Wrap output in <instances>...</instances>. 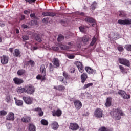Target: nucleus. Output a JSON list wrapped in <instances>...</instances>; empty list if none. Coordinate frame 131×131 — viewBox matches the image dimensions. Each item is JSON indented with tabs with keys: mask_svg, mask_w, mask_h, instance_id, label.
Masks as SVG:
<instances>
[{
	"mask_svg": "<svg viewBox=\"0 0 131 131\" xmlns=\"http://www.w3.org/2000/svg\"><path fill=\"white\" fill-rule=\"evenodd\" d=\"M120 115H121V116H123L124 115L122 111L120 109L115 110L113 113V117L116 118L117 120H119V119H120Z\"/></svg>",
	"mask_w": 131,
	"mask_h": 131,
	"instance_id": "nucleus-1",
	"label": "nucleus"
},
{
	"mask_svg": "<svg viewBox=\"0 0 131 131\" xmlns=\"http://www.w3.org/2000/svg\"><path fill=\"white\" fill-rule=\"evenodd\" d=\"M40 71L43 73L42 75H38L36 76V79L38 80L41 79V80H46V68H45V66H41Z\"/></svg>",
	"mask_w": 131,
	"mask_h": 131,
	"instance_id": "nucleus-2",
	"label": "nucleus"
},
{
	"mask_svg": "<svg viewBox=\"0 0 131 131\" xmlns=\"http://www.w3.org/2000/svg\"><path fill=\"white\" fill-rule=\"evenodd\" d=\"M118 61L120 64L124 65V66H127V67H130V62L126 59L124 58H119Z\"/></svg>",
	"mask_w": 131,
	"mask_h": 131,
	"instance_id": "nucleus-3",
	"label": "nucleus"
},
{
	"mask_svg": "<svg viewBox=\"0 0 131 131\" xmlns=\"http://www.w3.org/2000/svg\"><path fill=\"white\" fill-rule=\"evenodd\" d=\"M94 116L97 118H101L103 117V110L99 108H96L94 112Z\"/></svg>",
	"mask_w": 131,
	"mask_h": 131,
	"instance_id": "nucleus-4",
	"label": "nucleus"
},
{
	"mask_svg": "<svg viewBox=\"0 0 131 131\" xmlns=\"http://www.w3.org/2000/svg\"><path fill=\"white\" fill-rule=\"evenodd\" d=\"M118 23L120 24V25H129L131 24L130 19H125L124 20L119 19L118 20Z\"/></svg>",
	"mask_w": 131,
	"mask_h": 131,
	"instance_id": "nucleus-5",
	"label": "nucleus"
},
{
	"mask_svg": "<svg viewBox=\"0 0 131 131\" xmlns=\"http://www.w3.org/2000/svg\"><path fill=\"white\" fill-rule=\"evenodd\" d=\"M118 94L122 96L124 100H127L128 99H130V96L126 94L124 91L120 90L118 92Z\"/></svg>",
	"mask_w": 131,
	"mask_h": 131,
	"instance_id": "nucleus-6",
	"label": "nucleus"
},
{
	"mask_svg": "<svg viewBox=\"0 0 131 131\" xmlns=\"http://www.w3.org/2000/svg\"><path fill=\"white\" fill-rule=\"evenodd\" d=\"M34 87L31 85H29L26 86V93L27 94H30V95H32L34 93Z\"/></svg>",
	"mask_w": 131,
	"mask_h": 131,
	"instance_id": "nucleus-7",
	"label": "nucleus"
},
{
	"mask_svg": "<svg viewBox=\"0 0 131 131\" xmlns=\"http://www.w3.org/2000/svg\"><path fill=\"white\" fill-rule=\"evenodd\" d=\"M0 59L1 63H2L3 65H5L9 63V57L6 55H3L0 57Z\"/></svg>",
	"mask_w": 131,
	"mask_h": 131,
	"instance_id": "nucleus-8",
	"label": "nucleus"
},
{
	"mask_svg": "<svg viewBox=\"0 0 131 131\" xmlns=\"http://www.w3.org/2000/svg\"><path fill=\"white\" fill-rule=\"evenodd\" d=\"M23 99L25 101L26 104L28 105H31V104H32V102H33V98L30 97H24Z\"/></svg>",
	"mask_w": 131,
	"mask_h": 131,
	"instance_id": "nucleus-9",
	"label": "nucleus"
},
{
	"mask_svg": "<svg viewBox=\"0 0 131 131\" xmlns=\"http://www.w3.org/2000/svg\"><path fill=\"white\" fill-rule=\"evenodd\" d=\"M69 128L70 129H71V130H77V129L79 128V125H78V124H77L76 123H71L70 124Z\"/></svg>",
	"mask_w": 131,
	"mask_h": 131,
	"instance_id": "nucleus-10",
	"label": "nucleus"
},
{
	"mask_svg": "<svg viewBox=\"0 0 131 131\" xmlns=\"http://www.w3.org/2000/svg\"><path fill=\"white\" fill-rule=\"evenodd\" d=\"M6 120H11L13 121L15 120V115L13 112H9L6 116Z\"/></svg>",
	"mask_w": 131,
	"mask_h": 131,
	"instance_id": "nucleus-11",
	"label": "nucleus"
},
{
	"mask_svg": "<svg viewBox=\"0 0 131 131\" xmlns=\"http://www.w3.org/2000/svg\"><path fill=\"white\" fill-rule=\"evenodd\" d=\"M76 65L77 67H78V70L81 73H82L84 70H83V66L82 65V63L80 62L77 61L76 62Z\"/></svg>",
	"mask_w": 131,
	"mask_h": 131,
	"instance_id": "nucleus-12",
	"label": "nucleus"
},
{
	"mask_svg": "<svg viewBox=\"0 0 131 131\" xmlns=\"http://www.w3.org/2000/svg\"><path fill=\"white\" fill-rule=\"evenodd\" d=\"M68 45H69V47L64 46L63 45H61L60 46V48L61 50H69L70 48H72L73 47V43H72V42H69Z\"/></svg>",
	"mask_w": 131,
	"mask_h": 131,
	"instance_id": "nucleus-13",
	"label": "nucleus"
},
{
	"mask_svg": "<svg viewBox=\"0 0 131 131\" xmlns=\"http://www.w3.org/2000/svg\"><path fill=\"white\" fill-rule=\"evenodd\" d=\"M74 103L75 108L78 110H79L82 107V103L79 100H75Z\"/></svg>",
	"mask_w": 131,
	"mask_h": 131,
	"instance_id": "nucleus-14",
	"label": "nucleus"
},
{
	"mask_svg": "<svg viewBox=\"0 0 131 131\" xmlns=\"http://www.w3.org/2000/svg\"><path fill=\"white\" fill-rule=\"evenodd\" d=\"M13 81L15 84H17L18 85H19V84H22V83L24 82L23 79L17 77L13 79Z\"/></svg>",
	"mask_w": 131,
	"mask_h": 131,
	"instance_id": "nucleus-15",
	"label": "nucleus"
},
{
	"mask_svg": "<svg viewBox=\"0 0 131 131\" xmlns=\"http://www.w3.org/2000/svg\"><path fill=\"white\" fill-rule=\"evenodd\" d=\"M85 21L86 22H89V23H93L92 24V26H93V27H95V25L96 24V21L95 20V19H94V18H93L92 17H86L85 18Z\"/></svg>",
	"mask_w": 131,
	"mask_h": 131,
	"instance_id": "nucleus-16",
	"label": "nucleus"
},
{
	"mask_svg": "<svg viewBox=\"0 0 131 131\" xmlns=\"http://www.w3.org/2000/svg\"><path fill=\"white\" fill-rule=\"evenodd\" d=\"M53 116H58V117L62 115V111L60 110H57V111H54L52 112Z\"/></svg>",
	"mask_w": 131,
	"mask_h": 131,
	"instance_id": "nucleus-17",
	"label": "nucleus"
},
{
	"mask_svg": "<svg viewBox=\"0 0 131 131\" xmlns=\"http://www.w3.org/2000/svg\"><path fill=\"white\" fill-rule=\"evenodd\" d=\"M85 70L89 74H91L92 73H96V71L93 70L91 67H86L85 68Z\"/></svg>",
	"mask_w": 131,
	"mask_h": 131,
	"instance_id": "nucleus-18",
	"label": "nucleus"
},
{
	"mask_svg": "<svg viewBox=\"0 0 131 131\" xmlns=\"http://www.w3.org/2000/svg\"><path fill=\"white\" fill-rule=\"evenodd\" d=\"M13 55L14 57H21V52L19 49H15L13 53Z\"/></svg>",
	"mask_w": 131,
	"mask_h": 131,
	"instance_id": "nucleus-19",
	"label": "nucleus"
},
{
	"mask_svg": "<svg viewBox=\"0 0 131 131\" xmlns=\"http://www.w3.org/2000/svg\"><path fill=\"white\" fill-rule=\"evenodd\" d=\"M52 63L53 64L55 65V66H56V67H59V66H60V61H59V59H58V58H53L52 60Z\"/></svg>",
	"mask_w": 131,
	"mask_h": 131,
	"instance_id": "nucleus-20",
	"label": "nucleus"
},
{
	"mask_svg": "<svg viewBox=\"0 0 131 131\" xmlns=\"http://www.w3.org/2000/svg\"><path fill=\"white\" fill-rule=\"evenodd\" d=\"M51 127L54 130H57L59 128V124L57 122H53L51 124Z\"/></svg>",
	"mask_w": 131,
	"mask_h": 131,
	"instance_id": "nucleus-21",
	"label": "nucleus"
},
{
	"mask_svg": "<svg viewBox=\"0 0 131 131\" xmlns=\"http://www.w3.org/2000/svg\"><path fill=\"white\" fill-rule=\"evenodd\" d=\"M81 82L82 83H84L85 82V81L86 80V79L88 78V75L85 73H83L81 75Z\"/></svg>",
	"mask_w": 131,
	"mask_h": 131,
	"instance_id": "nucleus-22",
	"label": "nucleus"
},
{
	"mask_svg": "<svg viewBox=\"0 0 131 131\" xmlns=\"http://www.w3.org/2000/svg\"><path fill=\"white\" fill-rule=\"evenodd\" d=\"M30 120H31V118L28 116H24L21 118V121H23V122H25V123H27V122H29Z\"/></svg>",
	"mask_w": 131,
	"mask_h": 131,
	"instance_id": "nucleus-23",
	"label": "nucleus"
},
{
	"mask_svg": "<svg viewBox=\"0 0 131 131\" xmlns=\"http://www.w3.org/2000/svg\"><path fill=\"white\" fill-rule=\"evenodd\" d=\"M42 15L45 16H51V17H54V16H56V14L53 12H43Z\"/></svg>",
	"mask_w": 131,
	"mask_h": 131,
	"instance_id": "nucleus-24",
	"label": "nucleus"
},
{
	"mask_svg": "<svg viewBox=\"0 0 131 131\" xmlns=\"http://www.w3.org/2000/svg\"><path fill=\"white\" fill-rule=\"evenodd\" d=\"M14 99L15 100L16 105L17 106H22L23 105V101L22 100H17V98L16 97H14Z\"/></svg>",
	"mask_w": 131,
	"mask_h": 131,
	"instance_id": "nucleus-25",
	"label": "nucleus"
},
{
	"mask_svg": "<svg viewBox=\"0 0 131 131\" xmlns=\"http://www.w3.org/2000/svg\"><path fill=\"white\" fill-rule=\"evenodd\" d=\"M36 127L33 124H29V131H35L36 130Z\"/></svg>",
	"mask_w": 131,
	"mask_h": 131,
	"instance_id": "nucleus-26",
	"label": "nucleus"
},
{
	"mask_svg": "<svg viewBox=\"0 0 131 131\" xmlns=\"http://www.w3.org/2000/svg\"><path fill=\"white\" fill-rule=\"evenodd\" d=\"M35 111H37L38 112V114L39 116H42L43 115V112L41 110V108H36L34 109Z\"/></svg>",
	"mask_w": 131,
	"mask_h": 131,
	"instance_id": "nucleus-27",
	"label": "nucleus"
},
{
	"mask_svg": "<svg viewBox=\"0 0 131 131\" xmlns=\"http://www.w3.org/2000/svg\"><path fill=\"white\" fill-rule=\"evenodd\" d=\"M111 98H107L106 102L105 103V106L106 107H110L111 106Z\"/></svg>",
	"mask_w": 131,
	"mask_h": 131,
	"instance_id": "nucleus-28",
	"label": "nucleus"
},
{
	"mask_svg": "<svg viewBox=\"0 0 131 131\" xmlns=\"http://www.w3.org/2000/svg\"><path fill=\"white\" fill-rule=\"evenodd\" d=\"M54 89L55 90H58V91H64V90H65L66 88H65V86H64L62 85H60L57 87H57L54 86Z\"/></svg>",
	"mask_w": 131,
	"mask_h": 131,
	"instance_id": "nucleus-29",
	"label": "nucleus"
},
{
	"mask_svg": "<svg viewBox=\"0 0 131 131\" xmlns=\"http://www.w3.org/2000/svg\"><path fill=\"white\" fill-rule=\"evenodd\" d=\"M58 79L59 80V81H61V82L64 83L65 85L67 84V81H65V79H64V77L62 76L58 77Z\"/></svg>",
	"mask_w": 131,
	"mask_h": 131,
	"instance_id": "nucleus-30",
	"label": "nucleus"
},
{
	"mask_svg": "<svg viewBox=\"0 0 131 131\" xmlns=\"http://www.w3.org/2000/svg\"><path fill=\"white\" fill-rule=\"evenodd\" d=\"M18 93H24V92H26V88H22V87H18L17 89Z\"/></svg>",
	"mask_w": 131,
	"mask_h": 131,
	"instance_id": "nucleus-31",
	"label": "nucleus"
},
{
	"mask_svg": "<svg viewBox=\"0 0 131 131\" xmlns=\"http://www.w3.org/2000/svg\"><path fill=\"white\" fill-rule=\"evenodd\" d=\"M118 14H119V16L120 17H121L122 18H123L125 17V16H126V13H125V12L123 11H120L119 12Z\"/></svg>",
	"mask_w": 131,
	"mask_h": 131,
	"instance_id": "nucleus-32",
	"label": "nucleus"
},
{
	"mask_svg": "<svg viewBox=\"0 0 131 131\" xmlns=\"http://www.w3.org/2000/svg\"><path fill=\"white\" fill-rule=\"evenodd\" d=\"M89 40H90V38L88 36H84L83 37V42H84V43H86Z\"/></svg>",
	"mask_w": 131,
	"mask_h": 131,
	"instance_id": "nucleus-33",
	"label": "nucleus"
},
{
	"mask_svg": "<svg viewBox=\"0 0 131 131\" xmlns=\"http://www.w3.org/2000/svg\"><path fill=\"white\" fill-rule=\"evenodd\" d=\"M41 124H42V125H49V122L45 119H42L41 120Z\"/></svg>",
	"mask_w": 131,
	"mask_h": 131,
	"instance_id": "nucleus-34",
	"label": "nucleus"
},
{
	"mask_svg": "<svg viewBox=\"0 0 131 131\" xmlns=\"http://www.w3.org/2000/svg\"><path fill=\"white\" fill-rule=\"evenodd\" d=\"M24 73H25V70H19L17 71V74L19 76L23 75Z\"/></svg>",
	"mask_w": 131,
	"mask_h": 131,
	"instance_id": "nucleus-35",
	"label": "nucleus"
},
{
	"mask_svg": "<svg viewBox=\"0 0 131 131\" xmlns=\"http://www.w3.org/2000/svg\"><path fill=\"white\" fill-rule=\"evenodd\" d=\"M96 8H97V3L96 2H94L91 5V9L92 10H95Z\"/></svg>",
	"mask_w": 131,
	"mask_h": 131,
	"instance_id": "nucleus-36",
	"label": "nucleus"
},
{
	"mask_svg": "<svg viewBox=\"0 0 131 131\" xmlns=\"http://www.w3.org/2000/svg\"><path fill=\"white\" fill-rule=\"evenodd\" d=\"M7 111H5V110H2L0 111V115L1 116H5L6 115H7Z\"/></svg>",
	"mask_w": 131,
	"mask_h": 131,
	"instance_id": "nucleus-37",
	"label": "nucleus"
},
{
	"mask_svg": "<svg viewBox=\"0 0 131 131\" xmlns=\"http://www.w3.org/2000/svg\"><path fill=\"white\" fill-rule=\"evenodd\" d=\"M125 49H126L127 51H131V45H126L125 46Z\"/></svg>",
	"mask_w": 131,
	"mask_h": 131,
	"instance_id": "nucleus-38",
	"label": "nucleus"
},
{
	"mask_svg": "<svg viewBox=\"0 0 131 131\" xmlns=\"http://www.w3.org/2000/svg\"><path fill=\"white\" fill-rule=\"evenodd\" d=\"M64 39V36L62 35H60L58 36V38L57 39L58 41H61V40H63Z\"/></svg>",
	"mask_w": 131,
	"mask_h": 131,
	"instance_id": "nucleus-39",
	"label": "nucleus"
},
{
	"mask_svg": "<svg viewBox=\"0 0 131 131\" xmlns=\"http://www.w3.org/2000/svg\"><path fill=\"white\" fill-rule=\"evenodd\" d=\"M27 64L28 65H31V66H34V61L33 60H29V61L27 62Z\"/></svg>",
	"mask_w": 131,
	"mask_h": 131,
	"instance_id": "nucleus-40",
	"label": "nucleus"
},
{
	"mask_svg": "<svg viewBox=\"0 0 131 131\" xmlns=\"http://www.w3.org/2000/svg\"><path fill=\"white\" fill-rule=\"evenodd\" d=\"M23 40L25 41V40H28L29 39V36L27 35H24L22 36Z\"/></svg>",
	"mask_w": 131,
	"mask_h": 131,
	"instance_id": "nucleus-41",
	"label": "nucleus"
},
{
	"mask_svg": "<svg viewBox=\"0 0 131 131\" xmlns=\"http://www.w3.org/2000/svg\"><path fill=\"white\" fill-rule=\"evenodd\" d=\"M97 40V39H96V38L94 37L92 39V41L90 44V46H94V45H95V43H96V41Z\"/></svg>",
	"mask_w": 131,
	"mask_h": 131,
	"instance_id": "nucleus-42",
	"label": "nucleus"
},
{
	"mask_svg": "<svg viewBox=\"0 0 131 131\" xmlns=\"http://www.w3.org/2000/svg\"><path fill=\"white\" fill-rule=\"evenodd\" d=\"M93 85V83H90L87 84H85L84 86V89H88V88H90V86H92Z\"/></svg>",
	"mask_w": 131,
	"mask_h": 131,
	"instance_id": "nucleus-43",
	"label": "nucleus"
},
{
	"mask_svg": "<svg viewBox=\"0 0 131 131\" xmlns=\"http://www.w3.org/2000/svg\"><path fill=\"white\" fill-rule=\"evenodd\" d=\"M119 67L122 73H125V69H124V68H123V67H122V66H119Z\"/></svg>",
	"mask_w": 131,
	"mask_h": 131,
	"instance_id": "nucleus-44",
	"label": "nucleus"
},
{
	"mask_svg": "<svg viewBox=\"0 0 131 131\" xmlns=\"http://www.w3.org/2000/svg\"><path fill=\"white\" fill-rule=\"evenodd\" d=\"M79 30L81 32H84L85 31V28L84 27H80Z\"/></svg>",
	"mask_w": 131,
	"mask_h": 131,
	"instance_id": "nucleus-45",
	"label": "nucleus"
},
{
	"mask_svg": "<svg viewBox=\"0 0 131 131\" xmlns=\"http://www.w3.org/2000/svg\"><path fill=\"white\" fill-rule=\"evenodd\" d=\"M68 57L69 59H74V58H75V56H74L73 54H70L68 55Z\"/></svg>",
	"mask_w": 131,
	"mask_h": 131,
	"instance_id": "nucleus-46",
	"label": "nucleus"
},
{
	"mask_svg": "<svg viewBox=\"0 0 131 131\" xmlns=\"http://www.w3.org/2000/svg\"><path fill=\"white\" fill-rule=\"evenodd\" d=\"M118 50L119 51V52H122V51L124 50V48L122 46H119L118 47Z\"/></svg>",
	"mask_w": 131,
	"mask_h": 131,
	"instance_id": "nucleus-47",
	"label": "nucleus"
},
{
	"mask_svg": "<svg viewBox=\"0 0 131 131\" xmlns=\"http://www.w3.org/2000/svg\"><path fill=\"white\" fill-rule=\"evenodd\" d=\"M36 0H26L27 3L29 4H32V3H34Z\"/></svg>",
	"mask_w": 131,
	"mask_h": 131,
	"instance_id": "nucleus-48",
	"label": "nucleus"
},
{
	"mask_svg": "<svg viewBox=\"0 0 131 131\" xmlns=\"http://www.w3.org/2000/svg\"><path fill=\"white\" fill-rule=\"evenodd\" d=\"M36 40H37V41H38L39 42H40V41H41V39L40 38V37H39V36H37L36 37Z\"/></svg>",
	"mask_w": 131,
	"mask_h": 131,
	"instance_id": "nucleus-49",
	"label": "nucleus"
},
{
	"mask_svg": "<svg viewBox=\"0 0 131 131\" xmlns=\"http://www.w3.org/2000/svg\"><path fill=\"white\" fill-rule=\"evenodd\" d=\"M21 27H22V28H24V29H25V28H29V27L27 26V25H26L25 24H23L21 25Z\"/></svg>",
	"mask_w": 131,
	"mask_h": 131,
	"instance_id": "nucleus-50",
	"label": "nucleus"
},
{
	"mask_svg": "<svg viewBox=\"0 0 131 131\" xmlns=\"http://www.w3.org/2000/svg\"><path fill=\"white\" fill-rule=\"evenodd\" d=\"M106 129L105 127H102L99 129V131H106Z\"/></svg>",
	"mask_w": 131,
	"mask_h": 131,
	"instance_id": "nucleus-51",
	"label": "nucleus"
},
{
	"mask_svg": "<svg viewBox=\"0 0 131 131\" xmlns=\"http://www.w3.org/2000/svg\"><path fill=\"white\" fill-rule=\"evenodd\" d=\"M63 75L64 77H66V78H67V77H68V75L67 74V73L66 72H64L63 73Z\"/></svg>",
	"mask_w": 131,
	"mask_h": 131,
	"instance_id": "nucleus-52",
	"label": "nucleus"
},
{
	"mask_svg": "<svg viewBox=\"0 0 131 131\" xmlns=\"http://www.w3.org/2000/svg\"><path fill=\"white\" fill-rule=\"evenodd\" d=\"M6 102H10V101H11V98H10V97H7L6 98Z\"/></svg>",
	"mask_w": 131,
	"mask_h": 131,
	"instance_id": "nucleus-53",
	"label": "nucleus"
},
{
	"mask_svg": "<svg viewBox=\"0 0 131 131\" xmlns=\"http://www.w3.org/2000/svg\"><path fill=\"white\" fill-rule=\"evenodd\" d=\"M30 17L31 18H35V13H32L30 14Z\"/></svg>",
	"mask_w": 131,
	"mask_h": 131,
	"instance_id": "nucleus-54",
	"label": "nucleus"
},
{
	"mask_svg": "<svg viewBox=\"0 0 131 131\" xmlns=\"http://www.w3.org/2000/svg\"><path fill=\"white\" fill-rule=\"evenodd\" d=\"M24 14H25L26 15H27L28 14H30V12L27 11V10H25L24 11Z\"/></svg>",
	"mask_w": 131,
	"mask_h": 131,
	"instance_id": "nucleus-55",
	"label": "nucleus"
},
{
	"mask_svg": "<svg viewBox=\"0 0 131 131\" xmlns=\"http://www.w3.org/2000/svg\"><path fill=\"white\" fill-rule=\"evenodd\" d=\"M0 26H1V27H4V26H5V24L0 23Z\"/></svg>",
	"mask_w": 131,
	"mask_h": 131,
	"instance_id": "nucleus-56",
	"label": "nucleus"
},
{
	"mask_svg": "<svg viewBox=\"0 0 131 131\" xmlns=\"http://www.w3.org/2000/svg\"><path fill=\"white\" fill-rule=\"evenodd\" d=\"M53 50H54V51H58V50H59V48H58L57 47H54L53 48Z\"/></svg>",
	"mask_w": 131,
	"mask_h": 131,
	"instance_id": "nucleus-57",
	"label": "nucleus"
},
{
	"mask_svg": "<svg viewBox=\"0 0 131 131\" xmlns=\"http://www.w3.org/2000/svg\"><path fill=\"white\" fill-rule=\"evenodd\" d=\"M38 48L37 47H34L33 48H32V50L33 51H34L35 50H37Z\"/></svg>",
	"mask_w": 131,
	"mask_h": 131,
	"instance_id": "nucleus-58",
	"label": "nucleus"
},
{
	"mask_svg": "<svg viewBox=\"0 0 131 131\" xmlns=\"http://www.w3.org/2000/svg\"><path fill=\"white\" fill-rule=\"evenodd\" d=\"M9 51L11 53H13V48H10Z\"/></svg>",
	"mask_w": 131,
	"mask_h": 131,
	"instance_id": "nucleus-59",
	"label": "nucleus"
},
{
	"mask_svg": "<svg viewBox=\"0 0 131 131\" xmlns=\"http://www.w3.org/2000/svg\"><path fill=\"white\" fill-rule=\"evenodd\" d=\"M46 21H47V19H46V18H44V19H43V20H42V21H43V23L46 22Z\"/></svg>",
	"mask_w": 131,
	"mask_h": 131,
	"instance_id": "nucleus-60",
	"label": "nucleus"
},
{
	"mask_svg": "<svg viewBox=\"0 0 131 131\" xmlns=\"http://www.w3.org/2000/svg\"><path fill=\"white\" fill-rule=\"evenodd\" d=\"M16 33L17 34L19 33V30L18 29L16 30Z\"/></svg>",
	"mask_w": 131,
	"mask_h": 131,
	"instance_id": "nucleus-61",
	"label": "nucleus"
},
{
	"mask_svg": "<svg viewBox=\"0 0 131 131\" xmlns=\"http://www.w3.org/2000/svg\"><path fill=\"white\" fill-rule=\"evenodd\" d=\"M0 42H2V38L0 37Z\"/></svg>",
	"mask_w": 131,
	"mask_h": 131,
	"instance_id": "nucleus-62",
	"label": "nucleus"
},
{
	"mask_svg": "<svg viewBox=\"0 0 131 131\" xmlns=\"http://www.w3.org/2000/svg\"><path fill=\"white\" fill-rule=\"evenodd\" d=\"M25 17L24 16H23V18L24 19Z\"/></svg>",
	"mask_w": 131,
	"mask_h": 131,
	"instance_id": "nucleus-63",
	"label": "nucleus"
},
{
	"mask_svg": "<svg viewBox=\"0 0 131 131\" xmlns=\"http://www.w3.org/2000/svg\"><path fill=\"white\" fill-rule=\"evenodd\" d=\"M74 71H75V69H74Z\"/></svg>",
	"mask_w": 131,
	"mask_h": 131,
	"instance_id": "nucleus-64",
	"label": "nucleus"
}]
</instances>
